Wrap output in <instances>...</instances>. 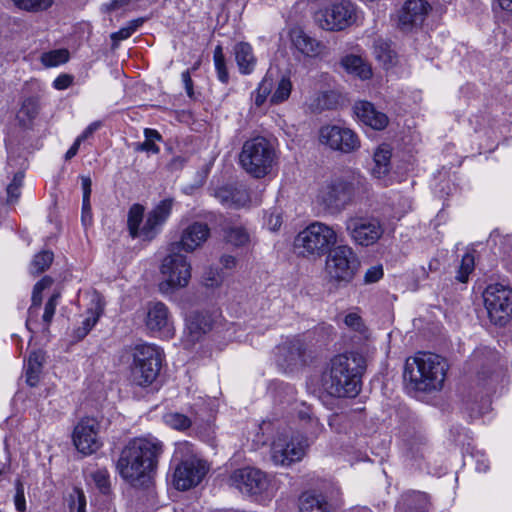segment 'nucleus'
I'll return each instance as SVG.
<instances>
[{
    "instance_id": "obj_32",
    "label": "nucleus",
    "mask_w": 512,
    "mask_h": 512,
    "mask_svg": "<svg viewBox=\"0 0 512 512\" xmlns=\"http://www.w3.org/2000/svg\"><path fill=\"white\" fill-rule=\"evenodd\" d=\"M402 504H399L401 512H427L428 499L426 494L421 492H412L403 496Z\"/></svg>"
},
{
    "instance_id": "obj_14",
    "label": "nucleus",
    "mask_w": 512,
    "mask_h": 512,
    "mask_svg": "<svg viewBox=\"0 0 512 512\" xmlns=\"http://www.w3.org/2000/svg\"><path fill=\"white\" fill-rule=\"evenodd\" d=\"M100 422L94 417H83L75 425L72 440L76 449L90 455L98 451L102 446L99 436Z\"/></svg>"
},
{
    "instance_id": "obj_61",
    "label": "nucleus",
    "mask_w": 512,
    "mask_h": 512,
    "mask_svg": "<svg viewBox=\"0 0 512 512\" xmlns=\"http://www.w3.org/2000/svg\"><path fill=\"white\" fill-rule=\"evenodd\" d=\"M440 268V262L439 260L437 259H432L431 261H429L428 263V266L427 268L426 267H422L421 268V271H422V276L424 278H427L428 275H429V272H435V271H438Z\"/></svg>"
},
{
    "instance_id": "obj_38",
    "label": "nucleus",
    "mask_w": 512,
    "mask_h": 512,
    "mask_svg": "<svg viewBox=\"0 0 512 512\" xmlns=\"http://www.w3.org/2000/svg\"><path fill=\"white\" fill-rule=\"evenodd\" d=\"M54 255L51 251L44 250L36 254L31 262V272L40 274L48 269L53 261Z\"/></svg>"
},
{
    "instance_id": "obj_2",
    "label": "nucleus",
    "mask_w": 512,
    "mask_h": 512,
    "mask_svg": "<svg viewBox=\"0 0 512 512\" xmlns=\"http://www.w3.org/2000/svg\"><path fill=\"white\" fill-rule=\"evenodd\" d=\"M366 359L358 352L335 355L322 373L323 389L333 397H355L361 390Z\"/></svg>"
},
{
    "instance_id": "obj_39",
    "label": "nucleus",
    "mask_w": 512,
    "mask_h": 512,
    "mask_svg": "<svg viewBox=\"0 0 512 512\" xmlns=\"http://www.w3.org/2000/svg\"><path fill=\"white\" fill-rule=\"evenodd\" d=\"M103 312V307L98 302L95 307V311L90 312V316H88L83 322L82 326L77 328L75 333L76 337L78 339L84 338L90 330L95 326L97 323L101 313Z\"/></svg>"
},
{
    "instance_id": "obj_45",
    "label": "nucleus",
    "mask_w": 512,
    "mask_h": 512,
    "mask_svg": "<svg viewBox=\"0 0 512 512\" xmlns=\"http://www.w3.org/2000/svg\"><path fill=\"white\" fill-rule=\"evenodd\" d=\"M474 256L471 253H466L461 260L458 274L456 279L459 282L465 283L468 279L469 274L474 269Z\"/></svg>"
},
{
    "instance_id": "obj_60",
    "label": "nucleus",
    "mask_w": 512,
    "mask_h": 512,
    "mask_svg": "<svg viewBox=\"0 0 512 512\" xmlns=\"http://www.w3.org/2000/svg\"><path fill=\"white\" fill-rule=\"evenodd\" d=\"M267 224L271 230H278L282 225V218L280 214L271 213L267 218Z\"/></svg>"
},
{
    "instance_id": "obj_8",
    "label": "nucleus",
    "mask_w": 512,
    "mask_h": 512,
    "mask_svg": "<svg viewBox=\"0 0 512 512\" xmlns=\"http://www.w3.org/2000/svg\"><path fill=\"white\" fill-rule=\"evenodd\" d=\"M360 268V260L348 245H338L327 255L325 272L329 283L344 287L352 282Z\"/></svg>"
},
{
    "instance_id": "obj_48",
    "label": "nucleus",
    "mask_w": 512,
    "mask_h": 512,
    "mask_svg": "<svg viewBox=\"0 0 512 512\" xmlns=\"http://www.w3.org/2000/svg\"><path fill=\"white\" fill-rule=\"evenodd\" d=\"M91 477L96 485V487L103 494H107L110 490V479L109 473L106 469H98L97 471L91 474Z\"/></svg>"
},
{
    "instance_id": "obj_56",
    "label": "nucleus",
    "mask_w": 512,
    "mask_h": 512,
    "mask_svg": "<svg viewBox=\"0 0 512 512\" xmlns=\"http://www.w3.org/2000/svg\"><path fill=\"white\" fill-rule=\"evenodd\" d=\"M73 82V77L68 74L59 75L53 82L54 88L57 90L67 89Z\"/></svg>"
},
{
    "instance_id": "obj_3",
    "label": "nucleus",
    "mask_w": 512,
    "mask_h": 512,
    "mask_svg": "<svg viewBox=\"0 0 512 512\" xmlns=\"http://www.w3.org/2000/svg\"><path fill=\"white\" fill-rule=\"evenodd\" d=\"M448 370L447 361L434 353H418L405 362L403 378L407 387L414 391L440 390Z\"/></svg>"
},
{
    "instance_id": "obj_10",
    "label": "nucleus",
    "mask_w": 512,
    "mask_h": 512,
    "mask_svg": "<svg viewBox=\"0 0 512 512\" xmlns=\"http://www.w3.org/2000/svg\"><path fill=\"white\" fill-rule=\"evenodd\" d=\"M484 305L490 321L506 325L512 318V289L500 283L490 284L483 292Z\"/></svg>"
},
{
    "instance_id": "obj_57",
    "label": "nucleus",
    "mask_w": 512,
    "mask_h": 512,
    "mask_svg": "<svg viewBox=\"0 0 512 512\" xmlns=\"http://www.w3.org/2000/svg\"><path fill=\"white\" fill-rule=\"evenodd\" d=\"M307 424L308 427L306 430L314 438H316L323 429V426L320 424L318 418L316 417H313L310 421L307 422Z\"/></svg>"
},
{
    "instance_id": "obj_64",
    "label": "nucleus",
    "mask_w": 512,
    "mask_h": 512,
    "mask_svg": "<svg viewBox=\"0 0 512 512\" xmlns=\"http://www.w3.org/2000/svg\"><path fill=\"white\" fill-rule=\"evenodd\" d=\"M81 143H82L81 139H79L77 137L75 142L73 143V145L66 152L65 160H70V159H72L77 154Z\"/></svg>"
},
{
    "instance_id": "obj_58",
    "label": "nucleus",
    "mask_w": 512,
    "mask_h": 512,
    "mask_svg": "<svg viewBox=\"0 0 512 512\" xmlns=\"http://www.w3.org/2000/svg\"><path fill=\"white\" fill-rule=\"evenodd\" d=\"M182 81L184 83V87H185L188 97L193 98L194 97L193 81H192L191 74H190L189 70H186L182 73Z\"/></svg>"
},
{
    "instance_id": "obj_24",
    "label": "nucleus",
    "mask_w": 512,
    "mask_h": 512,
    "mask_svg": "<svg viewBox=\"0 0 512 512\" xmlns=\"http://www.w3.org/2000/svg\"><path fill=\"white\" fill-rule=\"evenodd\" d=\"M215 198L224 206L240 208L245 206L250 198L247 190L242 186H222L215 190Z\"/></svg>"
},
{
    "instance_id": "obj_15",
    "label": "nucleus",
    "mask_w": 512,
    "mask_h": 512,
    "mask_svg": "<svg viewBox=\"0 0 512 512\" xmlns=\"http://www.w3.org/2000/svg\"><path fill=\"white\" fill-rule=\"evenodd\" d=\"M228 481L230 486L248 495H261L265 493L270 486L268 476L260 469L252 467L234 470Z\"/></svg>"
},
{
    "instance_id": "obj_27",
    "label": "nucleus",
    "mask_w": 512,
    "mask_h": 512,
    "mask_svg": "<svg viewBox=\"0 0 512 512\" xmlns=\"http://www.w3.org/2000/svg\"><path fill=\"white\" fill-rule=\"evenodd\" d=\"M234 54L240 73L250 74L256 65L251 45L246 42L237 43L234 46Z\"/></svg>"
},
{
    "instance_id": "obj_18",
    "label": "nucleus",
    "mask_w": 512,
    "mask_h": 512,
    "mask_svg": "<svg viewBox=\"0 0 512 512\" xmlns=\"http://www.w3.org/2000/svg\"><path fill=\"white\" fill-rule=\"evenodd\" d=\"M207 470L206 463L194 455L181 459L175 468L173 483L178 490H188L202 481Z\"/></svg>"
},
{
    "instance_id": "obj_28",
    "label": "nucleus",
    "mask_w": 512,
    "mask_h": 512,
    "mask_svg": "<svg viewBox=\"0 0 512 512\" xmlns=\"http://www.w3.org/2000/svg\"><path fill=\"white\" fill-rule=\"evenodd\" d=\"M44 361L45 354L41 350L29 354L26 365V382L29 386L35 387L38 384Z\"/></svg>"
},
{
    "instance_id": "obj_21",
    "label": "nucleus",
    "mask_w": 512,
    "mask_h": 512,
    "mask_svg": "<svg viewBox=\"0 0 512 512\" xmlns=\"http://www.w3.org/2000/svg\"><path fill=\"white\" fill-rule=\"evenodd\" d=\"M430 5L424 0H407L398 16V27L402 31H410L422 25Z\"/></svg>"
},
{
    "instance_id": "obj_6",
    "label": "nucleus",
    "mask_w": 512,
    "mask_h": 512,
    "mask_svg": "<svg viewBox=\"0 0 512 512\" xmlns=\"http://www.w3.org/2000/svg\"><path fill=\"white\" fill-rule=\"evenodd\" d=\"M336 243L337 233L334 228L315 221L298 233L294 247L300 256L315 260L328 254Z\"/></svg>"
},
{
    "instance_id": "obj_12",
    "label": "nucleus",
    "mask_w": 512,
    "mask_h": 512,
    "mask_svg": "<svg viewBox=\"0 0 512 512\" xmlns=\"http://www.w3.org/2000/svg\"><path fill=\"white\" fill-rule=\"evenodd\" d=\"M307 438L302 435L280 434L271 446V458L276 465L289 466L300 461L308 447Z\"/></svg>"
},
{
    "instance_id": "obj_34",
    "label": "nucleus",
    "mask_w": 512,
    "mask_h": 512,
    "mask_svg": "<svg viewBox=\"0 0 512 512\" xmlns=\"http://www.w3.org/2000/svg\"><path fill=\"white\" fill-rule=\"evenodd\" d=\"M145 135V141L141 143L135 144V151L137 152H147V153H153L157 154L160 151V148L158 145H156V141H161L162 136L161 134L154 129L146 128L144 130Z\"/></svg>"
},
{
    "instance_id": "obj_43",
    "label": "nucleus",
    "mask_w": 512,
    "mask_h": 512,
    "mask_svg": "<svg viewBox=\"0 0 512 512\" xmlns=\"http://www.w3.org/2000/svg\"><path fill=\"white\" fill-rule=\"evenodd\" d=\"M273 88V80L269 77H264L263 80L259 83L258 88L255 92L254 103L257 107H260L264 104L267 97L270 95Z\"/></svg>"
},
{
    "instance_id": "obj_51",
    "label": "nucleus",
    "mask_w": 512,
    "mask_h": 512,
    "mask_svg": "<svg viewBox=\"0 0 512 512\" xmlns=\"http://www.w3.org/2000/svg\"><path fill=\"white\" fill-rule=\"evenodd\" d=\"M383 277V268L381 265L370 267L365 275L364 282L367 284L375 283Z\"/></svg>"
},
{
    "instance_id": "obj_25",
    "label": "nucleus",
    "mask_w": 512,
    "mask_h": 512,
    "mask_svg": "<svg viewBox=\"0 0 512 512\" xmlns=\"http://www.w3.org/2000/svg\"><path fill=\"white\" fill-rule=\"evenodd\" d=\"M290 38L293 46L303 55L315 57L319 55L324 45L317 39L309 36L300 28H294L290 31Z\"/></svg>"
},
{
    "instance_id": "obj_41",
    "label": "nucleus",
    "mask_w": 512,
    "mask_h": 512,
    "mask_svg": "<svg viewBox=\"0 0 512 512\" xmlns=\"http://www.w3.org/2000/svg\"><path fill=\"white\" fill-rule=\"evenodd\" d=\"M213 58H214V64H215V69L217 71L218 79L222 83H225V84L228 83L229 74H228L227 67H226V60H225V56L223 54V49L220 45L216 46V48L214 50Z\"/></svg>"
},
{
    "instance_id": "obj_50",
    "label": "nucleus",
    "mask_w": 512,
    "mask_h": 512,
    "mask_svg": "<svg viewBox=\"0 0 512 512\" xmlns=\"http://www.w3.org/2000/svg\"><path fill=\"white\" fill-rule=\"evenodd\" d=\"M344 323L348 328L356 332H361L364 329V323L361 316L354 312L349 313L345 316Z\"/></svg>"
},
{
    "instance_id": "obj_4",
    "label": "nucleus",
    "mask_w": 512,
    "mask_h": 512,
    "mask_svg": "<svg viewBox=\"0 0 512 512\" xmlns=\"http://www.w3.org/2000/svg\"><path fill=\"white\" fill-rule=\"evenodd\" d=\"M174 201L171 198L160 201L146 216L145 223L140 227L144 217V206L133 204L128 211L127 227L129 235L141 238L144 241L153 240L160 232L161 227L169 218Z\"/></svg>"
},
{
    "instance_id": "obj_5",
    "label": "nucleus",
    "mask_w": 512,
    "mask_h": 512,
    "mask_svg": "<svg viewBox=\"0 0 512 512\" xmlns=\"http://www.w3.org/2000/svg\"><path fill=\"white\" fill-rule=\"evenodd\" d=\"M277 155L274 145L262 136H256L243 143L239 154L241 167L254 178H263L268 175Z\"/></svg>"
},
{
    "instance_id": "obj_33",
    "label": "nucleus",
    "mask_w": 512,
    "mask_h": 512,
    "mask_svg": "<svg viewBox=\"0 0 512 512\" xmlns=\"http://www.w3.org/2000/svg\"><path fill=\"white\" fill-rule=\"evenodd\" d=\"M373 53L385 69H389L396 64L397 55L395 51L391 49L389 43L381 39L374 42Z\"/></svg>"
},
{
    "instance_id": "obj_29",
    "label": "nucleus",
    "mask_w": 512,
    "mask_h": 512,
    "mask_svg": "<svg viewBox=\"0 0 512 512\" xmlns=\"http://www.w3.org/2000/svg\"><path fill=\"white\" fill-rule=\"evenodd\" d=\"M374 167L372 174L381 179L385 177L390 171L391 150L388 145H381L374 153Z\"/></svg>"
},
{
    "instance_id": "obj_59",
    "label": "nucleus",
    "mask_w": 512,
    "mask_h": 512,
    "mask_svg": "<svg viewBox=\"0 0 512 512\" xmlns=\"http://www.w3.org/2000/svg\"><path fill=\"white\" fill-rule=\"evenodd\" d=\"M81 184L83 190V200H90L92 192V181L89 176H81Z\"/></svg>"
},
{
    "instance_id": "obj_46",
    "label": "nucleus",
    "mask_w": 512,
    "mask_h": 512,
    "mask_svg": "<svg viewBox=\"0 0 512 512\" xmlns=\"http://www.w3.org/2000/svg\"><path fill=\"white\" fill-rule=\"evenodd\" d=\"M20 9L27 11L45 10L52 5V0H13Z\"/></svg>"
},
{
    "instance_id": "obj_53",
    "label": "nucleus",
    "mask_w": 512,
    "mask_h": 512,
    "mask_svg": "<svg viewBox=\"0 0 512 512\" xmlns=\"http://www.w3.org/2000/svg\"><path fill=\"white\" fill-rule=\"evenodd\" d=\"M15 507L17 511L24 512L26 510V501L24 496L23 485L18 482L16 485V494L14 497Z\"/></svg>"
},
{
    "instance_id": "obj_49",
    "label": "nucleus",
    "mask_w": 512,
    "mask_h": 512,
    "mask_svg": "<svg viewBox=\"0 0 512 512\" xmlns=\"http://www.w3.org/2000/svg\"><path fill=\"white\" fill-rule=\"evenodd\" d=\"M40 104L37 97L26 98L20 109V113L25 115L29 120L36 118L39 113Z\"/></svg>"
},
{
    "instance_id": "obj_35",
    "label": "nucleus",
    "mask_w": 512,
    "mask_h": 512,
    "mask_svg": "<svg viewBox=\"0 0 512 512\" xmlns=\"http://www.w3.org/2000/svg\"><path fill=\"white\" fill-rule=\"evenodd\" d=\"M226 242L235 247H241L249 242V234L243 227H227L223 229Z\"/></svg>"
},
{
    "instance_id": "obj_31",
    "label": "nucleus",
    "mask_w": 512,
    "mask_h": 512,
    "mask_svg": "<svg viewBox=\"0 0 512 512\" xmlns=\"http://www.w3.org/2000/svg\"><path fill=\"white\" fill-rule=\"evenodd\" d=\"M342 65L349 73H353L361 79H369L372 76L370 66L356 55H348L342 59Z\"/></svg>"
},
{
    "instance_id": "obj_20",
    "label": "nucleus",
    "mask_w": 512,
    "mask_h": 512,
    "mask_svg": "<svg viewBox=\"0 0 512 512\" xmlns=\"http://www.w3.org/2000/svg\"><path fill=\"white\" fill-rule=\"evenodd\" d=\"M306 350V344L300 338L287 339L276 347V361L285 369L303 365Z\"/></svg>"
},
{
    "instance_id": "obj_1",
    "label": "nucleus",
    "mask_w": 512,
    "mask_h": 512,
    "mask_svg": "<svg viewBox=\"0 0 512 512\" xmlns=\"http://www.w3.org/2000/svg\"><path fill=\"white\" fill-rule=\"evenodd\" d=\"M162 452L163 445L158 439L134 438L122 449L116 469L131 486H146L156 472L158 459Z\"/></svg>"
},
{
    "instance_id": "obj_16",
    "label": "nucleus",
    "mask_w": 512,
    "mask_h": 512,
    "mask_svg": "<svg viewBox=\"0 0 512 512\" xmlns=\"http://www.w3.org/2000/svg\"><path fill=\"white\" fill-rule=\"evenodd\" d=\"M321 144L342 153H351L360 148V140L349 128L337 125L323 126L319 131Z\"/></svg>"
},
{
    "instance_id": "obj_9",
    "label": "nucleus",
    "mask_w": 512,
    "mask_h": 512,
    "mask_svg": "<svg viewBox=\"0 0 512 512\" xmlns=\"http://www.w3.org/2000/svg\"><path fill=\"white\" fill-rule=\"evenodd\" d=\"M355 193L354 181L336 178L321 186L316 201L327 214L338 215L353 203Z\"/></svg>"
},
{
    "instance_id": "obj_44",
    "label": "nucleus",
    "mask_w": 512,
    "mask_h": 512,
    "mask_svg": "<svg viewBox=\"0 0 512 512\" xmlns=\"http://www.w3.org/2000/svg\"><path fill=\"white\" fill-rule=\"evenodd\" d=\"M60 298V293L55 292L51 295V297L48 299V301L45 304L44 313L42 316V321L44 323V330L48 331L49 326L52 322V319L55 314L56 306L58 304V300Z\"/></svg>"
},
{
    "instance_id": "obj_13",
    "label": "nucleus",
    "mask_w": 512,
    "mask_h": 512,
    "mask_svg": "<svg viewBox=\"0 0 512 512\" xmlns=\"http://www.w3.org/2000/svg\"><path fill=\"white\" fill-rule=\"evenodd\" d=\"M315 19L322 29L343 30L355 21L356 9L350 1L343 0L317 12Z\"/></svg>"
},
{
    "instance_id": "obj_52",
    "label": "nucleus",
    "mask_w": 512,
    "mask_h": 512,
    "mask_svg": "<svg viewBox=\"0 0 512 512\" xmlns=\"http://www.w3.org/2000/svg\"><path fill=\"white\" fill-rule=\"evenodd\" d=\"M133 34V28L123 27L119 31L111 34L112 48L118 47V43L122 40L129 38Z\"/></svg>"
},
{
    "instance_id": "obj_37",
    "label": "nucleus",
    "mask_w": 512,
    "mask_h": 512,
    "mask_svg": "<svg viewBox=\"0 0 512 512\" xmlns=\"http://www.w3.org/2000/svg\"><path fill=\"white\" fill-rule=\"evenodd\" d=\"M292 91V83L290 78L282 77L278 82L277 88L270 97V103L273 105L280 104L286 101Z\"/></svg>"
},
{
    "instance_id": "obj_23",
    "label": "nucleus",
    "mask_w": 512,
    "mask_h": 512,
    "mask_svg": "<svg viewBox=\"0 0 512 512\" xmlns=\"http://www.w3.org/2000/svg\"><path fill=\"white\" fill-rule=\"evenodd\" d=\"M356 116L367 126L375 130H382L388 125V117L383 112L378 111L375 106L368 101H358L354 105Z\"/></svg>"
},
{
    "instance_id": "obj_7",
    "label": "nucleus",
    "mask_w": 512,
    "mask_h": 512,
    "mask_svg": "<svg viewBox=\"0 0 512 512\" xmlns=\"http://www.w3.org/2000/svg\"><path fill=\"white\" fill-rule=\"evenodd\" d=\"M131 382L140 387L150 386L158 377L162 357L158 348L150 344H138L131 349Z\"/></svg>"
},
{
    "instance_id": "obj_19",
    "label": "nucleus",
    "mask_w": 512,
    "mask_h": 512,
    "mask_svg": "<svg viewBox=\"0 0 512 512\" xmlns=\"http://www.w3.org/2000/svg\"><path fill=\"white\" fill-rule=\"evenodd\" d=\"M210 234L211 230L207 223L194 221L182 230L180 239L172 242L168 250L192 253L205 244Z\"/></svg>"
},
{
    "instance_id": "obj_26",
    "label": "nucleus",
    "mask_w": 512,
    "mask_h": 512,
    "mask_svg": "<svg viewBox=\"0 0 512 512\" xmlns=\"http://www.w3.org/2000/svg\"><path fill=\"white\" fill-rule=\"evenodd\" d=\"M212 329V319L208 314L195 312L187 320L188 336L192 342L200 338Z\"/></svg>"
},
{
    "instance_id": "obj_22",
    "label": "nucleus",
    "mask_w": 512,
    "mask_h": 512,
    "mask_svg": "<svg viewBox=\"0 0 512 512\" xmlns=\"http://www.w3.org/2000/svg\"><path fill=\"white\" fill-rule=\"evenodd\" d=\"M146 326L150 331L164 332L169 335L171 332V323L169 319V310L162 302H151L147 305Z\"/></svg>"
},
{
    "instance_id": "obj_42",
    "label": "nucleus",
    "mask_w": 512,
    "mask_h": 512,
    "mask_svg": "<svg viewBox=\"0 0 512 512\" xmlns=\"http://www.w3.org/2000/svg\"><path fill=\"white\" fill-rule=\"evenodd\" d=\"M164 421L168 426L176 430H186L192 424L189 417L176 412L165 414Z\"/></svg>"
},
{
    "instance_id": "obj_30",
    "label": "nucleus",
    "mask_w": 512,
    "mask_h": 512,
    "mask_svg": "<svg viewBox=\"0 0 512 512\" xmlns=\"http://www.w3.org/2000/svg\"><path fill=\"white\" fill-rule=\"evenodd\" d=\"M300 512H331L322 495L304 493L300 498Z\"/></svg>"
},
{
    "instance_id": "obj_17",
    "label": "nucleus",
    "mask_w": 512,
    "mask_h": 512,
    "mask_svg": "<svg viewBox=\"0 0 512 512\" xmlns=\"http://www.w3.org/2000/svg\"><path fill=\"white\" fill-rule=\"evenodd\" d=\"M345 226L352 240L361 246L374 244L384 233L383 226L376 218L350 217Z\"/></svg>"
},
{
    "instance_id": "obj_55",
    "label": "nucleus",
    "mask_w": 512,
    "mask_h": 512,
    "mask_svg": "<svg viewBox=\"0 0 512 512\" xmlns=\"http://www.w3.org/2000/svg\"><path fill=\"white\" fill-rule=\"evenodd\" d=\"M131 1L132 0H110L109 3L102 6V10L106 13H110L129 5Z\"/></svg>"
},
{
    "instance_id": "obj_63",
    "label": "nucleus",
    "mask_w": 512,
    "mask_h": 512,
    "mask_svg": "<svg viewBox=\"0 0 512 512\" xmlns=\"http://www.w3.org/2000/svg\"><path fill=\"white\" fill-rule=\"evenodd\" d=\"M100 127V123L93 122L91 123L81 135L78 136L79 139L83 142L87 138H89L98 128Z\"/></svg>"
},
{
    "instance_id": "obj_54",
    "label": "nucleus",
    "mask_w": 512,
    "mask_h": 512,
    "mask_svg": "<svg viewBox=\"0 0 512 512\" xmlns=\"http://www.w3.org/2000/svg\"><path fill=\"white\" fill-rule=\"evenodd\" d=\"M81 220L84 226H89L92 223V209L90 200L82 201V215Z\"/></svg>"
},
{
    "instance_id": "obj_40",
    "label": "nucleus",
    "mask_w": 512,
    "mask_h": 512,
    "mask_svg": "<svg viewBox=\"0 0 512 512\" xmlns=\"http://www.w3.org/2000/svg\"><path fill=\"white\" fill-rule=\"evenodd\" d=\"M25 174L23 171H18L14 174L12 181L7 186V202L9 204L18 201L21 195V188L23 186Z\"/></svg>"
},
{
    "instance_id": "obj_47",
    "label": "nucleus",
    "mask_w": 512,
    "mask_h": 512,
    "mask_svg": "<svg viewBox=\"0 0 512 512\" xmlns=\"http://www.w3.org/2000/svg\"><path fill=\"white\" fill-rule=\"evenodd\" d=\"M42 292H43V289L42 288H37V284H35L34 287H33V292H32V304H31V306L28 309L29 318L26 321V326L28 327V329L30 331H32V329H31V317H32V315H34L35 317L37 316L38 309H39V307L41 306V303H42Z\"/></svg>"
},
{
    "instance_id": "obj_62",
    "label": "nucleus",
    "mask_w": 512,
    "mask_h": 512,
    "mask_svg": "<svg viewBox=\"0 0 512 512\" xmlns=\"http://www.w3.org/2000/svg\"><path fill=\"white\" fill-rule=\"evenodd\" d=\"M220 263L226 269H233L237 264V260L232 255H223L220 258Z\"/></svg>"
},
{
    "instance_id": "obj_36",
    "label": "nucleus",
    "mask_w": 512,
    "mask_h": 512,
    "mask_svg": "<svg viewBox=\"0 0 512 512\" xmlns=\"http://www.w3.org/2000/svg\"><path fill=\"white\" fill-rule=\"evenodd\" d=\"M40 60L45 67H55L69 60V51L67 49L51 50L43 53Z\"/></svg>"
},
{
    "instance_id": "obj_11",
    "label": "nucleus",
    "mask_w": 512,
    "mask_h": 512,
    "mask_svg": "<svg viewBox=\"0 0 512 512\" xmlns=\"http://www.w3.org/2000/svg\"><path fill=\"white\" fill-rule=\"evenodd\" d=\"M169 252L160 268L163 281L159 284V288L163 293L186 287L191 278V265L187 257L176 251Z\"/></svg>"
}]
</instances>
